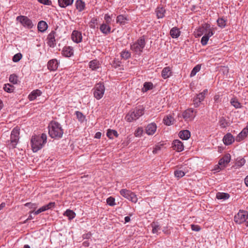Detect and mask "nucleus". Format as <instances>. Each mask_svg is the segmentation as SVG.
I'll list each match as a JSON object with an SVG mask.
<instances>
[{"label": "nucleus", "mask_w": 248, "mask_h": 248, "mask_svg": "<svg viewBox=\"0 0 248 248\" xmlns=\"http://www.w3.org/2000/svg\"><path fill=\"white\" fill-rule=\"evenodd\" d=\"M48 134L51 138L59 140L62 137L63 129L62 125L58 122L51 121L48 124Z\"/></svg>", "instance_id": "f257e3e1"}, {"label": "nucleus", "mask_w": 248, "mask_h": 248, "mask_svg": "<svg viewBox=\"0 0 248 248\" xmlns=\"http://www.w3.org/2000/svg\"><path fill=\"white\" fill-rule=\"evenodd\" d=\"M47 136L45 133H42L40 136H32L31 140V146L33 152H37L41 149L46 143Z\"/></svg>", "instance_id": "f03ea898"}, {"label": "nucleus", "mask_w": 248, "mask_h": 248, "mask_svg": "<svg viewBox=\"0 0 248 248\" xmlns=\"http://www.w3.org/2000/svg\"><path fill=\"white\" fill-rule=\"evenodd\" d=\"M144 108L140 106L129 111L126 114L125 119L128 122H132L138 119L144 113Z\"/></svg>", "instance_id": "7ed1b4c3"}, {"label": "nucleus", "mask_w": 248, "mask_h": 248, "mask_svg": "<svg viewBox=\"0 0 248 248\" xmlns=\"http://www.w3.org/2000/svg\"><path fill=\"white\" fill-rule=\"evenodd\" d=\"M146 45L145 37L142 36L140 37L136 41L130 45L131 50L135 54L140 56L143 52V49Z\"/></svg>", "instance_id": "20e7f679"}, {"label": "nucleus", "mask_w": 248, "mask_h": 248, "mask_svg": "<svg viewBox=\"0 0 248 248\" xmlns=\"http://www.w3.org/2000/svg\"><path fill=\"white\" fill-rule=\"evenodd\" d=\"M19 132L18 129L14 128L11 132L10 140L7 141V145L9 148H16L19 140Z\"/></svg>", "instance_id": "39448f33"}, {"label": "nucleus", "mask_w": 248, "mask_h": 248, "mask_svg": "<svg viewBox=\"0 0 248 248\" xmlns=\"http://www.w3.org/2000/svg\"><path fill=\"white\" fill-rule=\"evenodd\" d=\"M93 96L97 99H101L105 93V88L104 84L101 82L97 83L93 89Z\"/></svg>", "instance_id": "423d86ee"}, {"label": "nucleus", "mask_w": 248, "mask_h": 248, "mask_svg": "<svg viewBox=\"0 0 248 248\" xmlns=\"http://www.w3.org/2000/svg\"><path fill=\"white\" fill-rule=\"evenodd\" d=\"M16 20L19 22L24 27L29 29L32 28L34 26L31 20L26 16H18L16 18Z\"/></svg>", "instance_id": "0eeeda50"}, {"label": "nucleus", "mask_w": 248, "mask_h": 248, "mask_svg": "<svg viewBox=\"0 0 248 248\" xmlns=\"http://www.w3.org/2000/svg\"><path fill=\"white\" fill-rule=\"evenodd\" d=\"M120 193L123 197L131 201L132 202L136 203L138 201L137 195L129 190L122 189L120 190Z\"/></svg>", "instance_id": "6e6552de"}, {"label": "nucleus", "mask_w": 248, "mask_h": 248, "mask_svg": "<svg viewBox=\"0 0 248 248\" xmlns=\"http://www.w3.org/2000/svg\"><path fill=\"white\" fill-rule=\"evenodd\" d=\"M213 28L211 27L209 24L205 23L203 24L202 26L197 29L196 32L195 33V36L199 37L203 34L209 32V31H213Z\"/></svg>", "instance_id": "1a4fd4ad"}, {"label": "nucleus", "mask_w": 248, "mask_h": 248, "mask_svg": "<svg viewBox=\"0 0 248 248\" xmlns=\"http://www.w3.org/2000/svg\"><path fill=\"white\" fill-rule=\"evenodd\" d=\"M248 218V213L244 210H240L239 212L235 215L234 221L238 224H242L245 222Z\"/></svg>", "instance_id": "9d476101"}, {"label": "nucleus", "mask_w": 248, "mask_h": 248, "mask_svg": "<svg viewBox=\"0 0 248 248\" xmlns=\"http://www.w3.org/2000/svg\"><path fill=\"white\" fill-rule=\"evenodd\" d=\"M196 113V111H194L193 108H190L184 111L182 115L185 121H192L194 118Z\"/></svg>", "instance_id": "9b49d317"}, {"label": "nucleus", "mask_w": 248, "mask_h": 248, "mask_svg": "<svg viewBox=\"0 0 248 248\" xmlns=\"http://www.w3.org/2000/svg\"><path fill=\"white\" fill-rule=\"evenodd\" d=\"M56 36V32L55 31H52L47 35V44L51 47L55 46L56 40L55 37Z\"/></svg>", "instance_id": "f8f14e48"}, {"label": "nucleus", "mask_w": 248, "mask_h": 248, "mask_svg": "<svg viewBox=\"0 0 248 248\" xmlns=\"http://www.w3.org/2000/svg\"><path fill=\"white\" fill-rule=\"evenodd\" d=\"M71 39L75 43H79L81 42L82 40L81 32L77 30L73 31L71 34Z\"/></svg>", "instance_id": "ddd939ff"}, {"label": "nucleus", "mask_w": 248, "mask_h": 248, "mask_svg": "<svg viewBox=\"0 0 248 248\" xmlns=\"http://www.w3.org/2000/svg\"><path fill=\"white\" fill-rule=\"evenodd\" d=\"M172 147L173 150H176L178 152H182L184 149L183 143L179 140H173Z\"/></svg>", "instance_id": "4468645a"}, {"label": "nucleus", "mask_w": 248, "mask_h": 248, "mask_svg": "<svg viewBox=\"0 0 248 248\" xmlns=\"http://www.w3.org/2000/svg\"><path fill=\"white\" fill-rule=\"evenodd\" d=\"M223 141L225 145H229L234 141V138L230 133H228L224 136Z\"/></svg>", "instance_id": "2eb2a0df"}, {"label": "nucleus", "mask_w": 248, "mask_h": 248, "mask_svg": "<svg viewBox=\"0 0 248 248\" xmlns=\"http://www.w3.org/2000/svg\"><path fill=\"white\" fill-rule=\"evenodd\" d=\"M230 155L227 154L222 158L219 159L218 165L220 166L222 168H224L225 167V165L230 162Z\"/></svg>", "instance_id": "dca6fc26"}, {"label": "nucleus", "mask_w": 248, "mask_h": 248, "mask_svg": "<svg viewBox=\"0 0 248 248\" xmlns=\"http://www.w3.org/2000/svg\"><path fill=\"white\" fill-rule=\"evenodd\" d=\"M59 62L56 59H52L48 61L47 68L50 71H55L58 67Z\"/></svg>", "instance_id": "f3484780"}, {"label": "nucleus", "mask_w": 248, "mask_h": 248, "mask_svg": "<svg viewBox=\"0 0 248 248\" xmlns=\"http://www.w3.org/2000/svg\"><path fill=\"white\" fill-rule=\"evenodd\" d=\"M156 125L154 123H152L146 127V132L148 135H153L156 130Z\"/></svg>", "instance_id": "a211bd4d"}, {"label": "nucleus", "mask_w": 248, "mask_h": 248, "mask_svg": "<svg viewBox=\"0 0 248 248\" xmlns=\"http://www.w3.org/2000/svg\"><path fill=\"white\" fill-rule=\"evenodd\" d=\"M62 55L66 57H70L73 55L74 50L73 47L70 46H66L63 48Z\"/></svg>", "instance_id": "6ab92c4d"}, {"label": "nucleus", "mask_w": 248, "mask_h": 248, "mask_svg": "<svg viewBox=\"0 0 248 248\" xmlns=\"http://www.w3.org/2000/svg\"><path fill=\"white\" fill-rule=\"evenodd\" d=\"M215 33V31H209V32L205 33L202 38L201 43L202 46H205L207 45V42L209 39V38L213 36Z\"/></svg>", "instance_id": "aec40b11"}, {"label": "nucleus", "mask_w": 248, "mask_h": 248, "mask_svg": "<svg viewBox=\"0 0 248 248\" xmlns=\"http://www.w3.org/2000/svg\"><path fill=\"white\" fill-rule=\"evenodd\" d=\"M99 29L101 32L105 35H108L111 32V27L108 24L102 23L100 25Z\"/></svg>", "instance_id": "412c9836"}, {"label": "nucleus", "mask_w": 248, "mask_h": 248, "mask_svg": "<svg viewBox=\"0 0 248 248\" xmlns=\"http://www.w3.org/2000/svg\"><path fill=\"white\" fill-rule=\"evenodd\" d=\"M42 93V92L38 89L33 90L29 95L28 98L30 101H33L37 97L41 96Z\"/></svg>", "instance_id": "4be33fe9"}, {"label": "nucleus", "mask_w": 248, "mask_h": 248, "mask_svg": "<svg viewBox=\"0 0 248 248\" xmlns=\"http://www.w3.org/2000/svg\"><path fill=\"white\" fill-rule=\"evenodd\" d=\"M128 20V16L124 15H120L116 17V23L120 25H124L127 23Z\"/></svg>", "instance_id": "5701e85b"}, {"label": "nucleus", "mask_w": 248, "mask_h": 248, "mask_svg": "<svg viewBox=\"0 0 248 248\" xmlns=\"http://www.w3.org/2000/svg\"><path fill=\"white\" fill-rule=\"evenodd\" d=\"M248 134V127L244 128L236 138V140L239 142L246 138Z\"/></svg>", "instance_id": "b1692460"}, {"label": "nucleus", "mask_w": 248, "mask_h": 248, "mask_svg": "<svg viewBox=\"0 0 248 248\" xmlns=\"http://www.w3.org/2000/svg\"><path fill=\"white\" fill-rule=\"evenodd\" d=\"M171 76V69L170 67H164L161 72V76L164 79H167Z\"/></svg>", "instance_id": "393cba45"}, {"label": "nucleus", "mask_w": 248, "mask_h": 248, "mask_svg": "<svg viewBox=\"0 0 248 248\" xmlns=\"http://www.w3.org/2000/svg\"><path fill=\"white\" fill-rule=\"evenodd\" d=\"M179 137L183 140H187L190 137V132L187 130L180 131L179 133Z\"/></svg>", "instance_id": "a878e982"}, {"label": "nucleus", "mask_w": 248, "mask_h": 248, "mask_svg": "<svg viewBox=\"0 0 248 248\" xmlns=\"http://www.w3.org/2000/svg\"><path fill=\"white\" fill-rule=\"evenodd\" d=\"M47 28L48 25L46 22L42 20L38 22L37 28L39 31L44 32L47 30Z\"/></svg>", "instance_id": "bb28decb"}, {"label": "nucleus", "mask_w": 248, "mask_h": 248, "mask_svg": "<svg viewBox=\"0 0 248 248\" xmlns=\"http://www.w3.org/2000/svg\"><path fill=\"white\" fill-rule=\"evenodd\" d=\"M174 119L173 117L170 115H168L164 117L163 119V122L166 125H170L173 124Z\"/></svg>", "instance_id": "cd10ccee"}, {"label": "nucleus", "mask_w": 248, "mask_h": 248, "mask_svg": "<svg viewBox=\"0 0 248 248\" xmlns=\"http://www.w3.org/2000/svg\"><path fill=\"white\" fill-rule=\"evenodd\" d=\"M180 31L177 27L172 28L170 31V35L172 38H177L180 35Z\"/></svg>", "instance_id": "c85d7f7f"}, {"label": "nucleus", "mask_w": 248, "mask_h": 248, "mask_svg": "<svg viewBox=\"0 0 248 248\" xmlns=\"http://www.w3.org/2000/svg\"><path fill=\"white\" fill-rule=\"evenodd\" d=\"M73 1L74 0H58L59 5L62 8H65L69 5H71Z\"/></svg>", "instance_id": "c756f323"}, {"label": "nucleus", "mask_w": 248, "mask_h": 248, "mask_svg": "<svg viewBox=\"0 0 248 248\" xmlns=\"http://www.w3.org/2000/svg\"><path fill=\"white\" fill-rule=\"evenodd\" d=\"M75 5L77 9L79 12H81L85 9V2L82 0H77L76 1Z\"/></svg>", "instance_id": "7c9ffc66"}, {"label": "nucleus", "mask_w": 248, "mask_h": 248, "mask_svg": "<svg viewBox=\"0 0 248 248\" xmlns=\"http://www.w3.org/2000/svg\"><path fill=\"white\" fill-rule=\"evenodd\" d=\"M218 124L220 127L222 128H225L227 126H229L230 124L224 117L219 118Z\"/></svg>", "instance_id": "2f4dec72"}, {"label": "nucleus", "mask_w": 248, "mask_h": 248, "mask_svg": "<svg viewBox=\"0 0 248 248\" xmlns=\"http://www.w3.org/2000/svg\"><path fill=\"white\" fill-rule=\"evenodd\" d=\"M166 10L163 7H157L155 10V13L158 18H162L165 16Z\"/></svg>", "instance_id": "473e14b6"}, {"label": "nucleus", "mask_w": 248, "mask_h": 248, "mask_svg": "<svg viewBox=\"0 0 248 248\" xmlns=\"http://www.w3.org/2000/svg\"><path fill=\"white\" fill-rule=\"evenodd\" d=\"M151 226L152 228V232L158 234L159 233V231H160L161 229V227L158 223L153 222L151 224Z\"/></svg>", "instance_id": "72a5a7b5"}, {"label": "nucleus", "mask_w": 248, "mask_h": 248, "mask_svg": "<svg viewBox=\"0 0 248 248\" xmlns=\"http://www.w3.org/2000/svg\"><path fill=\"white\" fill-rule=\"evenodd\" d=\"M107 136L109 139H113L114 137H118L119 134L116 130L109 129L107 131Z\"/></svg>", "instance_id": "f704fd0d"}, {"label": "nucleus", "mask_w": 248, "mask_h": 248, "mask_svg": "<svg viewBox=\"0 0 248 248\" xmlns=\"http://www.w3.org/2000/svg\"><path fill=\"white\" fill-rule=\"evenodd\" d=\"M230 103L231 105L233 106L236 109L240 108L242 107V106L236 97L232 98L231 99Z\"/></svg>", "instance_id": "c9c22d12"}, {"label": "nucleus", "mask_w": 248, "mask_h": 248, "mask_svg": "<svg viewBox=\"0 0 248 248\" xmlns=\"http://www.w3.org/2000/svg\"><path fill=\"white\" fill-rule=\"evenodd\" d=\"M216 198L218 200H226L230 198V195L227 193L217 192L216 194Z\"/></svg>", "instance_id": "e433bc0d"}, {"label": "nucleus", "mask_w": 248, "mask_h": 248, "mask_svg": "<svg viewBox=\"0 0 248 248\" xmlns=\"http://www.w3.org/2000/svg\"><path fill=\"white\" fill-rule=\"evenodd\" d=\"M55 206V202H50L47 204L41 207L42 212L46 211L49 209H52Z\"/></svg>", "instance_id": "4c0bfd02"}, {"label": "nucleus", "mask_w": 248, "mask_h": 248, "mask_svg": "<svg viewBox=\"0 0 248 248\" xmlns=\"http://www.w3.org/2000/svg\"><path fill=\"white\" fill-rule=\"evenodd\" d=\"M63 215L67 217L69 220H71L75 217L76 214L73 211L67 209L64 213Z\"/></svg>", "instance_id": "58836bf2"}, {"label": "nucleus", "mask_w": 248, "mask_h": 248, "mask_svg": "<svg viewBox=\"0 0 248 248\" xmlns=\"http://www.w3.org/2000/svg\"><path fill=\"white\" fill-rule=\"evenodd\" d=\"M99 62L96 60H93L89 62V67L93 70H95L99 68Z\"/></svg>", "instance_id": "ea45409f"}, {"label": "nucleus", "mask_w": 248, "mask_h": 248, "mask_svg": "<svg viewBox=\"0 0 248 248\" xmlns=\"http://www.w3.org/2000/svg\"><path fill=\"white\" fill-rule=\"evenodd\" d=\"M246 163V160L244 158H237L235 164L237 168H240L243 166Z\"/></svg>", "instance_id": "a19ab883"}, {"label": "nucleus", "mask_w": 248, "mask_h": 248, "mask_svg": "<svg viewBox=\"0 0 248 248\" xmlns=\"http://www.w3.org/2000/svg\"><path fill=\"white\" fill-rule=\"evenodd\" d=\"M153 84L152 82H145L143 84V88L142 89V91L143 92H146L149 90H151L153 88Z\"/></svg>", "instance_id": "79ce46f5"}, {"label": "nucleus", "mask_w": 248, "mask_h": 248, "mask_svg": "<svg viewBox=\"0 0 248 248\" xmlns=\"http://www.w3.org/2000/svg\"><path fill=\"white\" fill-rule=\"evenodd\" d=\"M121 57L124 60H127L131 57V53L126 50H124L121 53Z\"/></svg>", "instance_id": "37998d69"}, {"label": "nucleus", "mask_w": 248, "mask_h": 248, "mask_svg": "<svg viewBox=\"0 0 248 248\" xmlns=\"http://www.w3.org/2000/svg\"><path fill=\"white\" fill-rule=\"evenodd\" d=\"M3 89L5 92L10 93L14 91L15 88L13 85L8 83L4 85Z\"/></svg>", "instance_id": "c03bdc74"}, {"label": "nucleus", "mask_w": 248, "mask_h": 248, "mask_svg": "<svg viewBox=\"0 0 248 248\" xmlns=\"http://www.w3.org/2000/svg\"><path fill=\"white\" fill-rule=\"evenodd\" d=\"M201 66L200 65L198 64L195 66L192 70L190 76L191 77H194L196 74L200 70Z\"/></svg>", "instance_id": "a18cd8bd"}, {"label": "nucleus", "mask_w": 248, "mask_h": 248, "mask_svg": "<svg viewBox=\"0 0 248 248\" xmlns=\"http://www.w3.org/2000/svg\"><path fill=\"white\" fill-rule=\"evenodd\" d=\"M226 20L223 18H219L217 20V25L221 28H223L226 26Z\"/></svg>", "instance_id": "49530a36"}, {"label": "nucleus", "mask_w": 248, "mask_h": 248, "mask_svg": "<svg viewBox=\"0 0 248 248\" xmlns=\"http://www.w3.org/2000/svg\"><path fill=\"white\" fill-rule=\"evenodd\" d=\"M9 80L10 82L16 84L17 83L18 81L17 76L15 74H12L10 76Z\"/></svg>", "instance_id": "de8ad7c7"}, {"label": "nucleus", "mask_w": 248, "mask_h": 248, "mask_svg": "<svg viewBox=\"0 0 248 248\" xmlns=\"http://www.w3.org/2000/svg\"><path fill=\"white\" fill-rule=\"evenodd\" d=\"M107 203L108 205L111 206L116 205L115 200L112 197H109L107 199Z\"/></svg>", "instance_id": "09e8293b"}, {"label": "nucleus", "mask_w": 248, "mask_h": 248, "mask_svg": "<svg viewBox=\"0 0 248 248\" xmlns=\"http://www.w3.org/2000/svg\"><path fill=\"white\" fill-rule=\"evenodd\" d=\"M22 58V55L20 53L15 54L12 58V60L15 62H19Z\"/></svg>", "instance_id": "8fccbe9b"}, {"label": "nucleus", "mask_w": 248, "mask_h": 248, "mask_svg": "<svg viewBox=\"0 0 248 248\" xmlns=\"http://www.w3.org/2000/svg\"><path fill=\"white\" fill-rule=\"evenodd\" d=\"M121 62L117 59H114L112 62V66L115 68H117L121 65Z\"/></svg>", "instance_id": "3c124183"}, {"label": "nucleus", "mask_w": 248, "mask_h": 248, "mask_svg": "<svg viewBox=\"0 0 248 248\" xmlns=\"http://www.w3.org/2000/svg\"><path fill=\"white\" fill-rule=\"evenodd\" d=\"M185 175V173L181 170H176L174 171V175L178 178H180Z\"/></svg>", "instance_id": "603ef678"}, {"label": "nucleus", "mask_w": 248, "mask_h": 248, "mask_svg": "<svg viewBox=\"0 0 248 248\" xmlns=\"http://www.w3.org/2000/svg\"><path fill=\"white\" fill-rule=\"evenodd\" d=\"M75 114L78 120L80 122H83L85 119L84 116L83 115L82 113L80 111H76L75 112Z\"/></svg>", "instance_id": "864d4df0"}, {"label": "nucleus", "mask_w": 248, "mask_h": 248, "mask_svg": "<svg viewBox=\"0 0 248 248\" xmlns=\"http://www.w3.org/2000/svg\"><path fill=\"white\" fill-rule=\"evenodd\" d=\"M143 133V129L142 127H138L135 131L134 135L136 137H140L141 136Z\"/></svg>", "instance_id": "5fc2aeb1"}, {"label": "nucleus", "mask_w": 248, "mask_h": 248, "mask_svg": "<svg viewBox=\"0 0 248 248\" xmlns=\"http://www.w3.org/2000/svg\"><path fill=\"white\" fill-rule=\"evenodd\" d=\"M112 17V15L110 16L108 14H105L104 16V19L106 21V24H110L111 21V18Z\"/></svg>", "instance_id": "6e6d98bb"}, {"label": "nucleus", "mask_w": 248, "mask_h": 248, "mask_svg": "<svg viewBox=\"0 0 248 248\" xmlns=\"http://www.w3.org/2000/svg\"><path fill=\"white\" fill-rule=\"evenodd\" d=\"M26 207H28L31 209H36L37 207V205L36 203H33L31 202H27L24 205Z\"/></svg>", "instance_id": "4d7b16f0"}, {"label": "nucleus", "mask_w": 248, "mask_h": 248, "mask_svg": "<svg viewBox=\"0 0 248 248\" xmlns=\"http://www.w3.org/2000/svg\"><path fill=\"white\" fill-rule=\"evenodd\" d=\"M201 102V100L198 99L197 98H193V104L195 108L198 107L200 105Z\"/></svg>", "instance_id": "13d9d810"}, {"label": "nucleus", "mask_w": 248, "mask_h": 248, "mask_svg": "<svg viewBox=\"0 0 248 248\" xmlns=\"http://www.w3.org/2000/svg\"><path fill=\"white\" fill-rule=\"evenodd\" d=\"M162 147V145H157L154 148L153 151V153L154 154H158L159 151L161 150V148Z\"/></svg>", "instance_id": "bf43d9fd"}, {"label": "nucleus", "mask_w": 248, "mask_h": 248, "mask_svg": "<svg viewBox=\"0 0 248 248\" xmlns=\"http://www.w3.org/2000/svg\"><path fill=\"white\" fill-rule=\"evenodd\" d=\"M191 230L193 231L199 232L201 230V227L198 225H191Z\"/></svg>", "instance_id": "052dcab7"}, {"label": "nucleus", "mask_w": 248, "mask_h": 248, "mask_svg": "<svg viewBox=\"0 0 248 248\" xmlns=\"http://www.w3.org/2000/svg\"><path fill=\"white\" fill-rule=\"evenodd\" d=\"M205 97V96H204L202 93H199V94H197V96L195 97L201 101H202L204 99Z\"/></svg>", "instance_id": "680f3d73"}, {"label": "nucleus", "mask_w": 248, "mask_h": 248, "mask_svg": "<svg viewBox=\"0 0 248 248\" xmlns=\"http://www.w3.org/2000/svg\"><path fill=\"white\" fill-rule=\"evenodd\" d=\"M38 1L41 3L47 5H49L50 2L49 0H38Z\"/></svg>", "instance_id": "e2e57ef3"}, {"label": "nucleus", "mask_w": 248, "mask_h": 248, "mask_svg": "<svg viewBox=\"0 0 248 248\" xmlns=\"http://www.w3.org/2000/svg\"><path fill=\"white\" fill-rule=\"evenodd\" d=\"M91 236V233L90 232L84 234L83 235V238L84 239H89Z\"/></svg>", "instance_id": "0e129e2a"}, {"label": "nucleus", "mask_w": 248, "mask_h": 248, "mask_svg": "<svg viewBox=\"0 0 248 248\" xmlns=\"http://www.w3.org/2000/svg\"><path fill=\"white\" fill-rule=\"evenodd\" d=\"M101 137V133L100 132H97L95 133L94 138L96 139H99Z\"/></svg>", "instance_id": "69168bd1"}, {"label": "nucleus", "mask_w": 248, "mask_h": 248, "mask_svg": "<svg viewBox=\"0 0 248 248\" xmlns=\"http://www.w3.org/2000/svg\"><path fill=\"white\" fill-rule=\"evenodd\" d=\"M41 212H42V211L41 208L38 209L37 211H35L34 212L33 211L30 212V213H34V214L36 215L41 213Z\"/></svg>", "instance_id": "338daca9"}, {"label": "nucleus", "mask_w": 248, "mask_h": 248, "mask_svg": "<svg viewBox=\"0 0 248 248\" xmlns=\"http://www.w3.org/2000/svg\"><path fill=\"white\" fill-rule=\"evenodd\" d=\"M244 180L246 185L248 187V175L246 177Z\"/></svg>", "instance_id": "774afa93"}]
</instances>
